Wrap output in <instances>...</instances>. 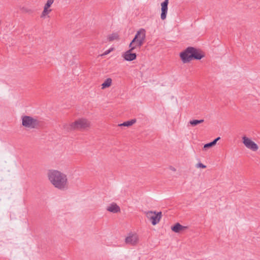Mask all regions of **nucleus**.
I'll use <instances>...</instances> for the list:
<instances>
[{"label":"nucleus","instance_id":"nucleus-24","mask_svg":"<svg viewBox=\"0 0 260 260\" xmlns=\"http://www.w3.org/2000/svg\"><path fill=\"white\" fill-rule=\"evenodd\" d=\"M220 139V137H218L217 138H216V139H215L213 141H215L214 142L215 143V144H216L217 142Z\"/></svg>","mask_w":260,"mask_h":260},{"label":"nucleus","instance_id":"nucleus-16","mask_svg":"<svg viewBox=\"0 0 260 260\" xmlns=\"http://www.w3.org/2000/svg\"><path fill=\"white\" fill-rule=\"evenodd\" d=\"M204 121V119H194L192 120H190L189 123L190 124L193 126H196L199 124L202 123Z\"/></svg>","mask_w":260,"mask_h":260},{"label":"nucleus","instance_id":"nucleus-7","mask_svg":"<svg viewBox=\"0 0 260 260\" xmlns=\"http://www.w3.org/2000/svg\"><path fill=\"white\" fill-rule=\"evenodd\" d=\"M242 140L243 144L247 148L253 151H256L258 149L257 145L247 137L244 136Z\"/></svg>","mask_w":260,"mask_h":260},{"label":"nucleus","instance_id":"nucleus-25","mask_svg":"<svg viewBox=\"0 0 260 260\" xmlns=\"http://www.w3.org/2000/svg\"><path fill=\"white\" fill-rule=\"evenodd\" d=\"M170 169H171V170L173 171H176L175 168H174V167H172V166H171V167H170Z\"/></svg>","mask_w":260,"mask_h":260},{"label":"nucleus","instance_id":"nucleus-21","mask_svg":"<svg viewBox=\"0 0 260 260\" xmlns=\"http://www.w3.org/2000/svg\"><path fill=\"white\" fill-rule=\"evenodd\" d=\"M54 0H48L47 3H46L44 7L49 8L51 7V5L53 4Z\"/></svg>","mask_w":260,"mask_h":260},{"label":"nucleus","instance_id":"nucleus-14","mask_svg":"<svg viewBox=\"0 0 260 260\" xmlns=\"http://www.w3.org/2000/svg\"><path fill=\"white\" fill-rule=\"evenodd\" d=\"M63 129L69 132L73 130H75L73 122L69 124L67 123H64L62 125Z\"/></svg>","mask_w":260,"mask_h":260},{"label":"nucleus","instance_id":"nucleus-17","mask_svg":"<svg viewBox=\"0 0 260 260\" xmlns=\"http://www.w3.org/2000/svg\"><path fill=\"white\" fill-rule=\"evenodd\" d=\"M214 142L215 141L213 140L212 142L205 144L204 146L203 149L204 150H206L209 148L212 147L213 146H215L216 144Z\"/></svg>","mask_w":260,"mask_h":260},{"label":"nucleus","instance_id":"nucleus-2","mask_svg":"<svg viewBox=\"0 0 260 260\" xmlns=\"http://www.w3.org/2000/svg\"><path fill=\"white\" fill-rule=\"evenodd\" d=\"M204 56V53L201 50L193 47H188L180 53V57L184 63L193 59L200 60Z\"/></svg>","mask_w":260,"mask_h":260},{"label":"nucleus","instance_id":"nucleus-23","mask_svg":"<svg viewBox=\"0 0 260 260\" xmlns=\"http://www.w3.org/2000/svg\"><path fill=\"white\" fill-rule=\"evenodd\" d=\"M113 50V49H112V48H111V49H109V50H108L104 52V53L103 54V55H107V54H109V53L111 52V50Z\"/></svg>","mask_w":260,"mask_h":260},{"label":"nucleus","instance_id":"nucleus-22","mask_svg":"<svg viewBox=\"0 0 260 260\" xmlns=\"http://www.w3.org/2000/svg\"><path fill=\"white\" fill-rule=\"evenodd\" d=\"M197 168H201L203 169H205L206 168V166L204 165L201 162H199L196 165Z\"/></svg>","mask_w":260,"mask_h":260},{"label":"nucleus","instance_id":"nucleus-11","mask_svg":"<svg viewBox=\"0 0 260 260\" xmlns=\"http://www.w3.org/2000/svg\"><path fill=\"white\" fill-rule=\"evenodd\" d=\"M107 210L112 213H116L120 211V207L114 203L110 205L107 208Z\"/></svg>","mask_w":260,"mask_h":260},{"label":"nucleus","instance_id":"nucleus-15","mask_svg":"<svg viewBox=\"0 0 260 260\" xmlns=\"http://www.w3.org/2000/svg\"><path fill=\"white\" fill-rule=\"evenodd\" d=\"M112 79L110 78H107L102 84V88L105 89L111 86Z\"/></svg>","mask_w":260,"mask_h":260},{"label":"nucleus","instance_id":"nucleus-19","mask_svg":"<svg viewBox=\"0 0 260 260\" xmlns=\"http://www.w3.org/2000/svg\"><path fill=\"white\" fill-rule=\"evenodd\" d=\"M118 38V35L117 34H112L108 37V40L110 42L116 40Z\"/></svg>","mask_w":260,"mask_h":260},{"label":"nucleus","instance_id":"nucleus-6","mask_svg":"<svg viewBox=\"0 0 260 260\" xmlns=\"http://www.w3.org/2000/svg\"><path fill=\"white\" fill-rule=\"evenodd\" d=\"M74 129H83L89 127L90 125L89 122L86 119H79L73 122Z\"/></svg>","mask_w":260,"mask_h":260},{"label":"nucleus","instance_id":"nucleus-10","mask_svg":"<svg viewBox=\"0 0 260 260\" xmlns=\"http://www.w3.org/2000/svg\"><path fill=\"white\" fill-rule=\"evenodd\" d=\"M138 241V238L137 235L132 234L127 237L125 239V242L127 244L132 245H136Z\"/></svg>","mask_w":260,"mask_h":260},{"label":"nucleus","instance_id":"nucleus-18","mask_svg":"<svg viewBox=\"0 0 260 260\" xmlns=\"http://www.w3.org/2000/svg\"><path fill=\"white\" fill-rule=\"evenodd\" d=\"M142 45H140L138 44V41H137L136 42H135V43H134V44H133L132 45H131V42L130 43L129 45V48H133V49L134 50L135 49L137 48H140Z\"/></svg>","mask_w":260,"mask_h":260},{"label":"nucleus","instance_id":"nucleus-5","mask_svg":"<svg viewBox=\"0 0 260 260\" xmlns=\"http://www.w3.org/2000/svg\"><path fill=\"white\" fill-rule=\"evenodd\" d=\"M146 39V31L144 28H141L137 31L134 39L131 41V45L134 44L137 41H138V44L143 45Z\"/></svg>","mask_w":260,"mask_h":260},{"label":"nucleus","instance_id":"nucleus-13","mask_svg":"<svg viewBox=\"0 0 260 260\" xmlns=\"http://www.w3.org/2000/svg\"><path fill=\"white\" fill-rule=\"evenodd\" d=\"M136 122V119H131L130 120L125 121V122H123L122 123L119 124L118 126H127V127H128V126H130L132 125L133 124L135 123Z\"/></svg>","mask_w":260,"mask_h":260},{"label":"nucleus","instance_id":"nucleus-12","mask_svg":"<svg viewBox=\"0 0 260 260\" xmlns=\"http://www.w3.org/2000/svg\"><path fill=\"white\" fill-rule=\"evenodd\" d=\"M187 228V226H183L179 223L177 222L175 223L174 225L172 226L171 230L175 233H179L181 231H183L186 229Z\"/></svg>","mask_w":260,"mask_h":260},{"label":"nucleus","instance_id":"nucleus-9","mask_svg":"<svg viewBox=\"0 0 260 260\" xmlns=\"http://www.w3.org/2000/svg\"><path fill=\"white\" fill-rule=\"evenodd\" d=\"M168 4L169 0H165L162 3H161V13L160 18L162 20H165L166 18L168 12Z\"/></svg>","mask_w":260,"mask_h":260},{"label":"nucleus","instance_id":"nucleus-4","mask_svg":"<svg viewBox=\"0 0 260 260\" xmlns=\"http://www.w3.org/2000/svg\"><path fill=\"white\" fill-rule=\"evenodd\" d=\"M145 213L146 217L153 225L157 224L162 217V213L160 211L156 212V211H149Z\"/></svg>","mask_w":260,"mask_h":260},{"label":"nucleus","instance_id":"nucleus-1","mask_svg":"<svg viewBox=\"0 0 260 260\" xmlns=\"http://www.w3.org/2000/svg\"><path fill=\"white\" fill-rule=\"evenodd\" d=\"M48 177L49 181L56 188L60 190L67 188L68 179L65 174L57 170H49Z\"/></svg>","mask_w":260,"mask_h":260},{"label":"nucleus","instance_id":"nucleus-3","mask_svg":"<svg viewBox=\"0 0 260 260\" xmlns=\"http://www.w3.org/2000/svg\"><path fill=\"white\" fill-rule=\"evenodd\" d=\"M22 125L30 128H35L40 125V121L37 119L29 116H24L22 117Z\"/></svg>","mask_w":260,"mask_h":260},{"label":"nucleus","instance_id":"nucleus-20","mask_svg":"<svg viewBox=\"0 0 260 260\" xmlns=\"http://www.w3.org/2000/svg\"><path fill=\"white\" fill-rule=\"evenodd\" d=\"M51 11V9L48 10V8H44V10L42 13V15L41 16V17H43L45 16L47 14H48L50 11Z\"/></svg>","mask_w":260,"mask_h":260},{"label":"nucleus","instance_id":"nucleus-8","mask_svg":"<svg viewBox=\"0 0 260 260\" xmlns=\"http://www.w3.org/2000/svg\"><path fill=\"white\" fill-rule=\"evenodd\" d=\"M133 48H129V50H128L124 53L123 54L122 57L125 60L131 61L136 59L137 54L136 53L132 52L134 51Z\"/></svg>","mask_w":260,"mask_h":260}]
</instances>
